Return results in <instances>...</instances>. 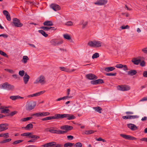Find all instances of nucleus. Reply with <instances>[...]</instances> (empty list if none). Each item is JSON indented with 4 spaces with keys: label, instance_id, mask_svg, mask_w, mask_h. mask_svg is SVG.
<instances>
[{
    "label": "nucleus",
    "instance_id": "1",
    "mask_svg": "<svg viewBox=\"0 0 147 147\" xmlns=\"http://www.w3.org/2000/svg\"><path fill=\"white\" fill-rule=\"evenodd\" d=\"M36 105L35 102H27L25 106L26 109L27 111H30L34 109Z\"/></svg>",
    "mask_w": 147,
    "mask_h": 147
},
{
    "label": "nucleus",
    "instance_id": "2",
    "mask_svg": "<svg viewBox=\"0 0 147 147\" xmlns=\"http://www.w3.org/2000/svg\"><path fill=\"white\" fill-rule=\"evenodd\" d=\"M1 89H6L8 90H12L14 89V87L13 85L10 84L7 82L5 83L0 85Z\"/></svg>",
    "mask_w": 147,
    "mask_h": 147
},
{
    "label": "nucleus",
    "instance_id": "3",
    "mask_svg": "<svg viewBox=\"0 0 147 147\" xmlns=\"http://www.w3.org/2000/svg\"><path fill=\"white\" fill-rule=\"evenodd\" d=\"M45 77L43 76H41L36 79L34 83H40L41 85L44 84L45 83Z\"/></svg>",
    "mask_w": 147,
    "mask_h": 147
},
{
    "label": "nucleus",
    "instance_id": "4",
    "mask_svg": "<svg viewBox=\"0 0 147 147\" xmlns=\"http://www.w3.org/2000/svg\"><path fill=\"white\" fill-rule=\"evenodd\" d=\"M63 41L62 40H57L56 39L52 40L50 41L51 44L54 46H59L62 43Z\"/></svg>",
    "mask_w": 147,
    "mask_h": 147
},
{
    "label": "nucleus",
    "instance_id": "5",
    "mask_svg": "<svg viewBox=\"0 0 147 147\" xmlns=\"http://www.w3.org/2000/svg\"><path fill=\"white\" fill-rule=\"evenodd\" d=\"M13 23L15 26L18 27H21L23 25V24L20 22V20L15 18L13 19Z\"/></svg>",
    "mask_w": 147,
    "mask_h": 147
},
{
    "label": "nucleus",
    "instance_id": "6",
    "mask_svg": "<svg viewBox=\"0 0 147 147\" xmlns=\"http://www.w3.org/2000/svg\"><path fill=\"white\" fill-rule=\"evenodd\" d=\"M120 136L125 139L129 140H136V138L130 135L121 134Z\"/></svg>",
    "mask_w": 147,
    "mask_h": 147
},
{
    "label": "nucleus",
    "instance_id": "7",
    "mask_svg": "<svg viewBox=\"0 0 147 147\" xmlns=\"http://www.w3.org/2000/svg\"><path fill=\"white\" fill-rule=\"evenodd\" d=\"M107 0H99L94 3V4L99 5H104L107 3Z\"/></svg>",
    "mask_w": 147,
    "mask_h": 147
},
{
    "label": "nucleus",
    "instance_id": "8",
    "mask_svg": "<svg viewBox=\"0 0 147 147\" xmlns=\"http://www.w3.org/2000/svg\"><path fill=\"white\" fill-rule=\"evenodd\" d=\"M45 92V90L36 93L29 95L28 96V98H30V97L38 96L41 95V94H43Z\"/></svg>",
    "mask_w": 147,
    "mask_h": 147
},
{
    "label": "nucleus",
    "instance_id": "9",
    "mask_svg": "<svg viewBox=\"0 0 147 147\" xmlns=\"http://www.w3.org/2000/svg\"><path fill=\"white\" fill-rule=\"evenodd\" d=\"M50 6L51 8L55 11H58L60 9L59 5L55 4H52Z\"/></svg>",
    "mask_w": 147,
    "mask_h": 147
},
{
    "label": "nucleus",
    "instance_id": "10",
    "mask_svg": "<svg viewBox=\"0 0 147 147\" xmlns=\"http://www.w3.org/2000/svg\"><path fill=\"white\" fill-rule=\"evenodd\" d=\"M86 77L87 78L90 80L96 79H97V77L94 74H89L86 75Z\"/></svg>",
    "mask_w": 147,
    "mask_h": 147
},
{
    "label": "nucleus",
    "instance_id": "11",
    "mask_svg": "<svg viewBox=\"0 0 147 147\" xmlns=\"http://www.w3.org/2000/svg\"><path fill=\"white\" fill-rule=\"evenodd\" d=\"M60 128L61 129L65 130V131L67 132L68 130H70L71 129L73 128L72 127L68 125H64L61 127Z\"/></svg>",
    "mask_w": 147,
    "mask_h": 147
},
{
    "label": "nucleus",
    "instance_id": "12",
    "mask_svg": "<svg viewBox=\"0 0 147 147\" xmlns=\"http://www.w3.org/2000/svg\"><path fill=\"white\" fill-rule=\"evenodd\" d=\"M65 115H65L64 114H57L55 115L54 116H53L54 117V119H60L61 118H64Z\"/></svg>",
    "mask_w": 147,
    "mask_h": 147
},
{
    "label": "nucleus",
    "instance_id": "13",
    "mask_svg": "<svg viewBox=\"0 0 147 147\" xmlns=\"http://www.w3.org/2000/svg\"><path fill=\"white\" fill-rule=\"evenodd\" d=\"M8 125L6 124H0V131H2L7 129Z\"/></svg>",
    "mask_w": 147,
    "mask_h": 147
},
{
    "label": "nucleus",
    "instance_id": "14",
    "mask_svg": "<svg viewBox=\"0 0 147 147\" xmlns=\"http://www.w3.org/2000/svg\"><path fill=\"white\" fill-rule=\"evenodd\" d=\"M103 82V80L101 79H98L95 81H91V84L95 85L102 84Z\"/></svg>",
    "mask_w": 147,
    "mask_h": 147
},
{
    "label": "nucleus",
    "instance_id": "15",
    "mask_svg": "<svg viewBox=\"0 0 147 147\" xmlns=\"http://www.w3.org/2000/svg\"><path fill=\"white\" fill-rule=\"evenodd\" d=\"M127 125L128 127L132 130H135L137 129H138L136 125L133 124H127Z\"/></svg>",
    "mask_w": 147,
    "mask_h": 147
},
{
    "label": "nucleus",
    "instance_id": "16",
    "mask_svg": "<svg viewBox=\"0 0 147 147\" xmlns=\"http://www.w3.org/2000/svg\"><path fill=\"white\" fill-rule=\"evenodd\" d=\"M29 78V76L26 73L23 78L25 84H26L27 83L28 81Z\"/></svg>",
    "mask_w": 147,
    "mask_h": 147
},
{
    "label": "nucleus",
    "instance_id": "17",
    "mask_svg": "<svg viewBox=\"0 0 147 147\" xmlns=\"http://www.w3.org/2000/svg\"><path fill=\"white\" fill-rule=\"evenodd\" d=\"M132 62L135 64L138 65L141 61V58L138 59L136 58H134L132 60Z\"/></svg>",
    "mask_w": 147,
    "mask_h": 147
},
{
    "label": "nucleus",
    "instance_id": "18",
    "mask_svg": "<svg viewBox=\"0 0 147 147\" xmlns=\"http://www.w3.org/2000/svg\"><path fill=\"white\" fill-rule=\"evenodd\" d=\"M54 27H49L47 26L42 27L40 28H41L43 30H44L45 31H48L50 30H53L56 29H54Z\"/></svg>",
    "mask_w": 147,
    "mask_h": 147
},
{
    "label": "nucleus",
    "instance_id": "19",
    "mask_svg": "<svg viewBox=\"0 0 147 147\" xmlns=\"http://www.w3.org/2000/svg\"><path fill=\"white\" fill-rule=\"evenodd\" d=\"M65 117H67L68 120H72L75 118V117L73 115L68 114H65Z\"/></svg>",
    "mask_w": 147,
    "mask_h": 147
},
{
    "label": "nucleus",
    "instance_id": "20",
    "mask_svg": "<svg viewBox=\"0 0 147 147\" xmlns=\"http://www.w3.org/2000/svg\"><path fill=\"white\" fill-rule=\"evenodd\" d=\"M10 98L13 100H16L19 99H23L24 97H20L19 96H10Z\"/></svg>",
    "mask_w": 147,
    "mask_h": 147
},
{
    "label": "nucleus",
    "instance_id": "21",
    "mask_svg": "<svg viewBox=\"0 0 147 147\" xmlns=\"http://www.w3.org/2000/svg\"><path fill=\"white\" fill-rule=\"evenodd\" d=\"M43 24L47 26H51L53 25L52 22L50 21H47L43 23Z\"/></svg>",
    "mask_w": 147,
    "mask_h": 147
},
{
    "label": "nucleus",
    "instance_id": "22",
    "mask_svg": "<svg viewBox=\"0 0 147 147\" xmlns=\"http://www.w3.org/2000/svg\"><path fill=\"white\" fill-rule=\"evenodd\" d=\"M88 45L90 47H95V40L90 41L88 43Z\"/></svg>",
    "mask_w": 147,
    "mask_h": 147
},
{
    "label": "nucleus",
    "instance_id": "23",
    "mask_svg": "<svg viewBox=\"0 0 147 147\" xmlns=\"http://www.w3.org/2000/svg\"><path fill=\"white\" fill-rule=\"evenodd\" d=\"M95 47H98L101 46L102 42L100 41L95 40Z\"/></svg>",
    "mask_w": 147,
    "mask_h": 147
},
{
    "label": "nucleus",
    "instance_id": "24",
    "mask_svg": "<svg viewBox=\"0 0 147 147\" xmlns=\"http://www.w3.org/2000/svg\"><path fill=\"white\" fill-rule=\"evenodd\" d=\"M128 75L131 76H133L136 74L137 72L135 70H131L130 71L127 72Z\"/></svg>",
    "mask_w": 147,
    "mask_h": 147
},
{
    "label": "nucleus",
    "instance_id": "25",
    "mask_svg": "<svg viewBox=\"0 0 147 147\" xmlns=\"http://www.w3.org/2000/svg\"><path fill=\"white\" fill-rule=\"evenodd\" d=\"M115 69V68L113 67H108L105 68V70L107 72H109L114 70Z\"/></svg>",
    "mask_w": 147,
    "mask_h": 147
},
{
    "label": "nucleus",
    "instance_id": "26",
    "mask_svg": "<svg viewBox=\"0 0 147 147\" xmlns=\"http://www.w3.org/2000/svg\"><path fill=\"white\" fill-rule=\"evenodd\" d=\"M93 109H94L96 111L100 113H101V110L102 109L99 107H93Z\"/></svg>",
    "mask_w": 147,
    "mask_h": 147
},
{
    "label": "nucleus",
    "instance_id": "27",
    "mask_svg": "<svg viewBox=\"0 0 147 147\" xmlns=\"http://www.w3.org/2000/svg\"><path fill=\"white\" fill-rule=\"evenodd\" d=\"M74 145V143H72L70 142H67L65 143L64 145V147H67L68 146H69L70 147H71L72 146H73Z\"/></svg>",
    "mask_w": 147,
    "mask_h": 147
},
{
    "label": "nucleus",
    "instance_id": "28",
    "mask_svg": "<svg viewBox=\"0 0 147 147\" xmlns=\"http://www.w3.org/2000/svg\"><path fill=\"white\" fill-rule=\"evenodd\" d=\"M38 32L45 37H47L48 36V35L46 34L45 32L43 30H40L38 31Z\"/></svg>",
    "mask_w": 147,
    "mask_h": 147
},
{
    "label": "nucleus",
    "instance_id": "29",
    "mask_svg": "<svg viewBox=\"0 0 147 147\" xmlns=\"http://www.w3.org/2000/svg\"><path fill=\"white\" fill-rule=\"evenodd\" d=\"M0 137H3L4 138H8L9 137V134L8 133H6L1 134H0Z\"/></svg>",
    "mask_w": 147,
    "mask_h": 147
},
{
    "label": "nucleus",
    "instance_id": "30",
    "mask_svg": "<svg viewBox=\"0 0 147 147\" xmlns=\"http://www.w3.org/2000/svg\"><path fill=\"white\" fill-rule=\"evenodd\" d=\"M54 117L53 116L52 117H49L42 119V121H46L49 120H51L52 119H54Z\"/></svg>",
    "mask_w": 147,
    "mask_h": 147
},
{
    "label": "nucleus",
    "instance_id": "31",
    "mask_svg": "<svg viewBox=\"0 0 147 147\" xmlns=\"http://www.w3.org/2000/svg\"><path fill=\"white\" fill-rule=\"evenodd\" d=\"M28 59L29 58L27 56H24L23 58L22 62L24 63H26Z\"/></svg>",
    "mask_w": 147,
    "mask_h": 147
},
{
    "label": "nucleus",
    "instance_id": "32",
    "mask_svg": "<svg viewBox=\"0 0 147 147\" xmlns=\"http://www.w3.org/2000/svg\"><path fill=\"white\" fill-rule=\"evenodd\" d=\"M32 115L33 116H36V117H42L41 114L40 112L33 114Z\"/></svg>",
    "mask_w": 147,
    "mask_h": 147
},
{
    "label": "nucleus",
    "instance_id": "33",
    "mask_svg": "<svg viewBox=\"0 0 147 147\" xmlns=\"http://www.w3.org/2000/svg\"><path fill=\"white\" fill-rule=\"evenodd\" d=\"M123 89L124 91H126L129 90L130 89V87L127 85H123Z\"/></svg>",
    "mask_w": 147,
    "mask_h": 147
},
{
    "label": "nucleus",
    "instance_id": "34",
    "mask_svg": "<svg viewBox=\"0 0 147 147\" xmlns=\"http://www.w3.org/2000/svg\"><path fill=\"white\" fill-rule=\"evenodd\" d=\"M60 69L62 71H64L66 72H69V70L67 69V68L63 67H59Z\"/></svg>",
    "mask_w": 147,
    "mask_h": 147
},
{
    "label": "nucleus",
    "instance_id": "35",
    "mask_svg": "<svg viewBox=\"0 0 147 147\" xmlns=\"http://www.w3.org/2000/svg\"><path fill=\"white\" fill-rule=\"evenodd\" d=\"M88 22H87L82 21L81 22V24L82 25V28H85Z\"/></svg>",
    "mask_w": 147,
    "mask_h": 147
},
{
    "label": "nucleus",
    "instance_id": "36",
    "mask_svg": "<svg viewBox=\"0 0 147 147\" xmlns=\"http://www.w3.org/2000/svg\"><path fill=\"white\" fill-rule=\"evenodd\" d=\"M53 127H52L49 130V131L52 133L56 134L57 130L54 129H53Z\"/></svg>",
    "mask_w": 147,
    "mask_h": 147
},
{
    "label": "nucleus",
    "instance_id": "37",
    "mask_svg": "<svg viewBox=\"0 0 147 147\" xmlns=\"http://www.w3.org/2000/svg\"><path fill=\"white\" fill-rule=\"evenodd\" d=\"M67 132V131L57 130L56 134H63Z\"/></svg>",
    "mask_w": 147,
    "mask_h": 147
},
{
    "label": "nucleus",
    "instance_id": "38",
    "mask_svg": "<svg viewBox=\"0 0 147 147\" xmlns=\"http://www.w3.org/2000/svg\"><path fill=\"white\" fill-rule=\"evenodd\" d=\"M41 114L42 117L49 115L50 114L48 112H42L41 113Z\"/></svg>",
    "mask_w": 147,
    "mask_h": 147
},
{
    "label": "nucleus",
    "instance_id": "39",
    "mask_svg": "<svg viewBox=\"0 0 147 147\" xmlns=\"http://www.w3.org/2000/svg\"><path fill=\"white\" fill-rule=\"evenodd\" d=\"M99 57V54L98 53H96L93 55L92 58L93 59H94V58L98 57Z\"/></svg>",
    "mask_w": 147,
    "mask_h": 147
},
{
    "label": "nucleus",
    "instance_id": "40",
    "mask_svg": "<svg viewBox=\"0 0 147 147\" xmlns=\"http://www.w3.org/2000/svg\"><path fill=\"white\" fill-rule=\"evenodd\" d=\"M32 133L28 132L22 134L21 135L22 136H29L32 134Z\"/></svg>",
    "mask_w": 147,
    "mask_h": 147
},
{
    "label": "nucleus",
    "instance_id": "41",
    "mask_svg": "<svg viewBox=\"0 0 147 147\" xmlns=\"http://www.w3.org/2000/svg\"><path fill=\"white\" fill-rule=\"evenodd\" d=\"M29 137L31 138H34L35 139H37L40 138V137L39 136L36 135H31V134L29 136Z\"/></svg>",
    "mask_w": 147,
    "mask_h": 147
},
{
    "label": "nucleus",
    "instance_id": "42",
    "mask_svg": "<svg viewBox=\"0 0 147 147\" xmlns=\"http://www.w3.org/2000/svg\"><path fill=\"white\" fill-rule=\"evenodd\" d=\"M64 38L67 40H70L71 39V37L70 36L67 34H64L63 35Z\"/></svg>",
    "mask_w": 147,
    "mask_h": 147
},
{
    "label": "nucleus",
    "instance_id": "43",
    "mask_svg": "<svg viewBox=\"0 0 147 147\" xmlns=\"http://www.w3.org/2000/svg\"><path fill=\"white\" fill-rule=\"evenodd\" d=\"M33 127V125L31 123H30L27 125L26 126L25 128L27 129H28L30 128H32Z\"/></svg>",
    "mask_w": 147,
    "mask_h": 147
},
{
    "label": "nucleus",
    "instance_id": "44",
    "mask_svg": "<svg viewBox=\"0 0 147 147\" xmlns=\"http://www.w3.org/2000/svg\"><path fill=\"white\" fill-rule=\"evenodd\" d=\"M94 132V131L92 130H88L86 131L85 134L88 135L92 134Z\"/></svg>",
    "mask_w": 147,
    "mask_h": 147
},
{
    "label": "nucleus",
    "instance_id": "45",
    "mask_svg": "<svg viewBox=\"0 0 147 147\" xmlns=\"http://www.w3.org/2000/svg\"><path fill=\"white\" fill-rule=\"evenodd\" d=\"M82 144L80 142H78L74 145V147H81Z\"/></svg>",
    "mask_w": 147,
    "mask_h": 147
},
{
    "label": "nucleus",
    "instance_id": "46",
    "mask_svg": "<svg viewBox=\"0 0 147 147\" xmlns=\"http://www.w3.org/2000/svg\"><path fill=\"white\" fill-rule=\"evenodd\" d=\"M32 118V117H29L24 118L22 119V121H25L29 120L31 119Z\"/></svg>",
    "mask_w": 147,
    "mask_h": 147
},
{
    "label": "nucleus",
    "instance_id": "47",
    "mask_svg": "<svg viewBox=\"0 0 147 147\" xmlns=\"http://www.w3.org/2000/svg\"><path fill=\"white\" fill-rule=\"evenodd\" d=\"M139 117V116L137 115L130 116V119H135L136 118H138Z\"/></svg>",
    "mask_w": 147,
    "mask_h": 147
},
{
    "label": "nucleus",
    "instance_id": "48",
    "mask_svg": "<svg viewBox=\"0 0 147 147\" xmlns=\"http://www.w3.org/2000/svg\"><path fill=\"white\" fill-rule=\"evenodd\" d=\"M19 74L21 76H23L24 74V70L20 71L19 72Z\"/></svg>",
    "mask_w": 147,
    "mask_h": 147
},
{
    "label": "nucleus",
    "instance_id": "49",
    "mask_svg": "<svg viewBox=\"0 0 147 147\" xmlns=\"http://www.w3.org/2000/svg\"><path fill=\"white\" fill-rule=\"evenodd\" d=\"M9 111V109H4L2 110L1 111V113H6L8 112V111Z\"/></svg>",
    "mask_w": 147,
    "mask_h": 147
},
{
    "label": "nucleus",
    "instance_id": "50",
    "mask_svg": "<svg viewBox=\"0 0 147 147\" xmlns=\"http://www.w3.org/2000/svg\"><path fill=\"white\" fill-rule=\"evenodd\" d=\"M123 85H121V86H119L117 87V89L118 90L122 91H124L123 89Z\"/></svg>",
    "mask_w": 147,
    "mask_h": 147
},
{
    "label": "nucleus",
    "instance_id": "51",
    "mask_svg": "<svg viewBox=\"0 0 147 147\" xmlns=\"http://www.w3.org/2000/svg\"><path fill=\"white\" fill-rule=\"evenodd\" d=\"M116 73H106V75L107 76H115L116 75Z\"/></svg>",
    "mask_w": 147,
    "mask_h": 147
},
{
    "label": "nucleus",
    "instance_id": "52",
    "mask_svg": "<svg viewBox=\"0 0 147 147\" xmlns=\"http://www.w3.org/2000/svg\"><path fill=\"white\" fill-rule=\"evenodd\" d=\"M49 146L50 147H53L54 146L55 144V142H49Z\"/></svg>",
    "mask_w": 147,
    "mask_h": 147
},
{
    "label": "nucleus",
    "instance_id": "53",
    "mask_svg": "<svg viewBox=\"0 0 147 147\" xmlns=\"http://www.w3.org/2000/svg\"><path fill=\"white\" fill-rule=\"evenodd\" d=\"M23 141V140H17V141H16L14 142H13V144H15V145L16 144H17L18 143H20V142H22Z\"/></svg>",
    "mask_w": 147,
    "mask_h": 147
},
{
    "label": "nucleus",
    "instance_id": "54",
    "mask_svg": "<svg viewBox=\"0 0 147 147\" xmlns=\"http://www.w3.org/2000/svg\"><path fill=\"white\" fill-rule=\"evenodd\" d=\"M0 54L4 56H5L6 57H7V55L6 53L1 51H0Z\"/></svg>",
    "mask_w": 147,
    "mask_h": 147
},
{
    "label": "nucleus",
    "instance_id": "55",
    "mask_svg": "<svg viewBox=\"0 0 147 147\" xmlns=\"http://www.w3.org/2000/svg\"><path fill=\"white\" fill-rule=\"evenodd\" d=\"M65 25L68 26H71L73 25L72 22L71 21H69L65 23Z\"/></svg>",
    "mask_w": 147,
    "mask_h": 147
},
{
    "label": "nucleus",
    "instance_id": "56",
    "mask_svg": "<svg viewBox=\"0 0 147 147\" xmlns=\"http://www.w3.org/2000/svg\"><path fill=\"white\" fill-rule=\"evenodd\" d=\"M123 65L122 64H117L116 65L115 67L119 68H122V67H123Z\"/></svg>",
    "mask_w": 147,
    "mask_h": 147
},
{
    "label": "nucleus",
    "instance_id": "57",
    "mask_svg": "<svg viewBox=\"0 0 147 147\" xmlns=\"http://www.w3.org/2000/svg\"><path fill=\"white\" fill-rule=\"evenodd\" d=\"M62 145L59 144H57L55 142V144L54 145V146L53 147H62Z\"/></svg>",
    "mask_w": 147,
    "mask_h": 147
},
{
    "label": "nucleus",
    "instance_id": "58",
    "mask_svg": "<svg viewBox=\"0 0 147 147\" xmlns=\"http://www.w3.org/2000/svg\"><path fill=\"white\" fill-rule=\"evenodd\" d=\"M3 14L6 16L9 15V12L6 10H4L3 11Z\"/></svg>",
    "mask_w": 147,
    "mask_h": 147
},
{
    "label": "nucleus",
    "instance_id": "59",
    "mask_svg": "<svg viewBox=\"0 0 147 147\" xmlns=\"http://www.w3.org/2000/svg\"><path fill=\"white\" fill-rule=\"evenodd\" d=\"M123 67H122L123 69L125 71H126L127 70H128V69L127 68V66L126 65H123Z\"/></svg>",
    "mask_w": 147,
    "mask_h": 147
},
{
    "label": "nucleus",
    "instance_id": "60",
    "mask_svg": "<svg viewBox=\"0 0 147 147\" xmlns=\"http://www.w3.org/2000/svg\"><path fill=\"white\" fill-rule=\"evenodd\" d=\"M67 138L68 140H72L74 138L73 136H68Z\"/></svg>",
    "mask_w": 147,
    "mask_h": 147
},
{
    "label": "nucleus",
    "instance_id": "61",
    "mask_svg": "<svg viewBox=\"0 0 147 147\" xmlns=\"http://www.w3.org/2000/svg\"><path fill=\"white\" fill-rule=\"evenodd\" d=\"M147 101V97H144L140 100V101Z\"/></svg>",
    "mask_w": 147,
    "mask_h": 147
},
{
    "label": "nucleus",
    "instance_id": "62",
    "mask_svg": "<svg viewBox=\"0 0 147 147\" xmlns=\"http://www.w3.org/2000/svg\"><path fill=\"white\" fill-rule=\"evenodd\" d=\"M141 141H145L147 142V138H144L140 139Z\"/></svg>",
    "mask_w": 147,
    "mask_h": 147
},
{
    "label": "nucleus",
    "instance_id": "63",
    "mask_svg": "<svg viewBox=\"0 0 147 147\" xmlns=\"http://www.w3.org/2000/svg\"><path fill=\"white\" fill-rule=\"evenodd\" d=\"M143 76L145 77H147V71H144L143 72Z\"/></svg>",
    "mask_w": 147,
    "mask_h": 147
},
{
    "label": "nucleus",
    "instance_id": "64",
    "mask_svg": "<svg viewBox=\"0 0 147 147\" xmlns=\"http://www.w3.org/2000/svg\"><path fill=\"white\" fill-rule=\"evenodd\" d=\"M142 51L144 53L147 54V47L142 49Z\"/></svg>",
    "mask_w": 147,
    "mask_h": 147
}]
</instances>
